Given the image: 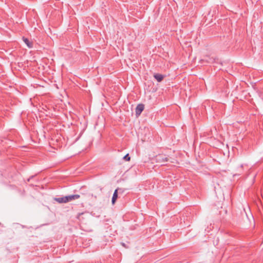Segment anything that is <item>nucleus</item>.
Wrapping results in <instances>:
<instances>
[{"mask_svg": "<svg viewBox=\"0 0 263 263\" xmlns=\"http://www.w3.org/2000/svg\"><path fill=\"white\" fill-rule=\"evenodd\" d=\"M207 62L209 63H212L213 62H214L215 61V59L212 58H209V60H206Z\"/></svg>", "mask_w": 263, "mask_h": 263, "instance_id": "nucleus-9", "label": "nucleus"}, {"mask_svg": "<svg viewBox=\"0 0 263 263\" xmlns=\"http://www.w3.org/2000/svg\"><path fill=\"white\" fill-rule=\"evenodd\" d=\"M243 164H241L239 166V167L238 168L240 170L239 171V172L238 173V175H240L241 174V173H242L243 172Z\"/></svg>", "mask_w": 263, "mask_h": 263, "instance_id": "nucleus-8", "label": "nucleus"}, {"mask_svg": "<svg viewBox=\"0 0 263 263\" xmlns=\"http://www.w3.org/2000/svg\"><path fill=\"white\" fill-rule=\"evenodd\" d=\"M154 77L158 82H161L164 78V76L159 73H155Z\"/></svg>", "mask_w": 263, "mask_h": 263, "instance_id": "nucleus-6", "label": "nucleus"}, {"mask_svg": "<svg viewBox=\"0 0 263 263\" xmlns=\"http://www.w3.org/2000/svg\"><path fill=\"white\" fill-rule=\"evenodd\" d=\"M123 159L126 161H129L130 160V157L129 156V154H127L126 155H125L123 157Z\"/></svg>", "mask_w": 263, "mask_h": 263, "instance_id": "nucleus-7", "label": "nucleus"}, {"mask_svg": "<svg viewBox=\"0 0 263 263\" xmlns=\"http://www.w3.org/2000/svg\"><path fill=\"white\" fill-rule=\"evenodd\" d=\"M33 177V176L30 177L28 179V181H29Z\"/></svg>", "mask_w": 263, "mask_h": 263, "instance_id": "nucleus-11", "label": "nucleus"}, {"mask_svg": "<svg viewBox=\"0 0 263 263\" xmlns=\"http://www.w3.org/2000/svg\"><path fill=\"white\" fill-rule=\"evenodd\" d=\"M157 162L163 163L168 161V158L163 155H159L156 157Z\"/></svg>", "mask_w": 263, "mask_h": 263, "instance_id": "nucleus-3", "label": "nucleus"}, {"mask_svg": "<svg viewBox=\"0 0 263 263\" xmlns=\"http://www.w3.org/2000/svg\"><path fill=\"white\" fill-rule=\"evenodd\" d=\"M80 196L78 194L70 195L62 197H57L54 198V200L59 203H67L72 200L79 199Z\"/></svg>", "mask_w": 263, "mask_h": 263, "instance_id": "nucleus-1", "label": "nucleus"}, {"mask_svg": "<svg viewBox=\"0 0 263 263\" xmlns=\"http://www.w3.org/2000/svg\"><path fill=\"white\" fill-rule=\"evenodd\" d=\"M116 190H119L118 191V193H123L124 191V189H122V188H117Z\"/></svg>", "mask_w": 263, "mask_h": 263, "instance_id": "nucleus-10", "label": "nucleus"}, {"mask_svg": "<svg viewBox=\"0 0 263 263\" xmlns=\"http://www.w3.org/2000/svg\"><path fill=\"white\" fill-rule=\"evenodd\" d=\"M22 40H23L24 43L26 44V45H27V46L29 48H31L33 47V43H32V42L30 41L28 39H27V38L25 37L24 36H23L22 37Z\"/></svg>", "mask_w": 263, "mask_h": 263, "instance_id": "nucleus-4", "label": "nucleus"}, {"mask_svg": "<svg viewBox=\"0 0 263 263\" xmlns=\"http://www.w3.org/2000/svg\"><path fill=\"white\" fill-rule=\"evenodd\" d=\"M144 109V105L143 104H138L135 109L136 115L138 117Z\"/></svg>", "mask_w": 263, "mask_h": 263, "instance_id": "nucleus-2", "label": "nucleus"}, {"mask_svg": "<svg viewBox=\"0 0 263 263\" xmlns=\"http://www.w3.org/2000/svg\"><path fill=\"white\" fill-rule=\"evenodd\" d=\"M119 190H115L114 193L113 194L112 199H111V203L112 204H114L116 201V200L118 198V194Z\"/></svg>", "mask_w": 263, "mask_h": 263, "instance_id": "nucleus-5", "label": "nucleus"}]
</instances>
